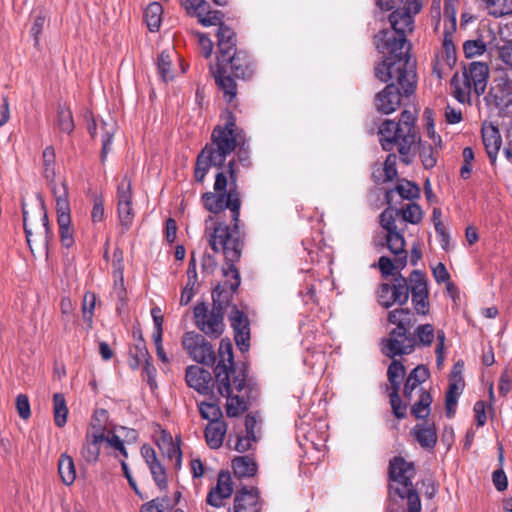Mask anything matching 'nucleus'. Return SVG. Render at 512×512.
Instances as JSON below:
<instances>
[{
  "label": "nucleus",
  "instance_id": "obj_1",
  "mask_svg": "<svg viewBox=\"0 0 512 512\" xmlns=\"http://www.w3.org/2000/svg\"><path fill=\"white\" fill-rule=\"evenodd\" d=\"M213 188L214 192H205L202 195L203 206L213 214L228 209L232 228L223 222H217L215 217L209 216L205 220L204 237L214 252L223 253L229 261H239L244 241L239 231L241 199L234 159L229 160L226 172L221 171L216 174Z\"/></svg>",
  "mask_w": 512,
  "mask_h": 512
},
{
  "label": "nucleus",
  "instance_id": "obj_2",
  "mask_svg": "<svg viewBox=\"0 0 512 512\" xmlns=\"http://www.w3.org/2000/svg\"><path fill=\"white\" fill-rule=\"evenodd\" d=\"M424 0H406L402 8L395 9L388 17L391 29H382L374 38V43L383 55L376 65V74L381 79H389L390 73L401 71L399 81L408 82L411 91L415 77V60L409 54L411 49L407 35L414 30V16Z\"/></svg>",
  "mask_w": 512,
  "mask_h": 512
},
{
  "label": "nucleus",
  "instance_id": "obj_3",
  "mask_svg": "<svg viewBox=\"0 0 512 512\" xmlns=\"http://www.w3.org/2000/svg\"><path fill=\"white\" fill-rule=\"evenodd\" d=\"M245 134L236 124L235 116L227 113L226 122L217 125L207 143L197 156L194 177L199 183L204 181L211 167L221 168L227 157L237 148L244 145Z\"/></svg>",
  "mask_w": 512,
  "mask_h": 512
},
{
  "label": "nucleus",
  "instance_id": "obj_4",
  "mask_svg": "<svg viewBox=\"0 0 512 512\" xmlns=\"http://www.w3.org/2000/svg\"><path fill=\"white\" fill-rule=\"evenodd\" d=\"M415 120L413 112L403 110L398 122L385 120L378 128L379 142L383 150L397 149L406 164L411 162V150L420 140Z\"/></svg>",
  "mask_w": 512,
  "mask_h": 512
},
{
  "label": "nucleus",
  "instance_id": "obj_5",
  "mask_svg": "<svg viewBox=\"0 0 512 512\" xmlns=\"http://www.w3.org/2000/svg\"><path fill=\"white\" fill-rule=\"evenodd\" d=\"M387 319L396 327L382 340V353L392 359L411 354L416 346L415 337L409 333L416 322L414 313L408 308H397L388 312Z\"/></svg>",
  "mask_w": 512,
  "mask_h": 512
},
{
  "label": "nucleus",
  "instance_id": "obj_6",
  "mask_svg": "<svg viewBox=\"0 0 512 512\" xmlns=\"http://www.w3.org/2000/svg\"><path fill=\"white\" fill-rule=\"evenodd\" d=\"M210 72L224 100L231 103L237 96V83L230 74L238 79H251L255 73V64L246 51L240 50L227 59L226 64L210 67Z\"/></svg>",
  "mask_w": 512,
  "mask_h": 512
},
{
  "label": "nucleus",
  "instance_id": "obj_7",
  "mask_svg": "<svg viewBox=\"0 0 512 512\" xmlns=\"http://www.w3.org/2000/svg\"><path fill=\"white\" fill-rule=\"evenodd\" d=\"M392 302L400 306L405 305L409 299V293L412 294V303L416 313L427 315L429 313V291L426 276L419 270L411 272L409 278L398 274L393 279Z\"/></svg>",
  "mask_w": 512,
  "mask_h": 512
},
{
  "label": "nucleus",
  "instance_id": "obj_8",
  "mask_svg": "<svg viewBox=\"0 0 512 512\" xmlns=\"http://www.w3.org/2000/svg\"><path fill=\"white\" fill-rule=\"evenodd\" d=\"M489 66L485 62L473 61L464 68L462 78L454 76L451 85L454 87V96L461 102H469L471 93L476 96L484 94L488 78Z\"/></svg>",
  "mask_w": 512,
  "mask_h": 512
},
{
  "label": "nucleus",
  "instance_id": "obj_9",
  "mask_svg": "<svg viewBox=\"0 0 512 512\" xmlns=\"http://www.w3.org/2000/svg\"><path fill=\"white\" fill-rule=\"evenodd\" d=\"M375 77L379 79L381 82L388 83L387 86L380 91L375 97V106L377 111L382 114H391L395 112L401 104V94L409 96L414 93L417 83V75L415 74L414 82L411 88V91H408V82L399 81L400 73L393 72L390 73L391 77L389 79H381L376 74V67L374 68Z\"/></svg>",
  "mask_w": 512,
  "mask_h": 512
},
{
  "label": "nucleus",
  "instance_id": "obj_10",
  "mask_svg": "<svg viewBox=\"0 0 512 512\" xmlns=\"http://www.w3.org/2000/svg\"><path fill=\"white\" fill-rule=\"evenodd\" d=\"M195 326L211 339L219 338L225 329L224 312L219 306H211L198 302L193 309Z\"/></svg>",
  "mask_w": 512,
  "mask_h": 512
},
{
  "label": "nucleus",
  "instance_id": "obj_11",
  "mask_svg": "<svg viewBox=\"0 0 512 512\" xmlns=\"http://www.w3.org/2000/svg\"><path fill=\"white\" fill-rule=\"evenodd\" d=\"M225 260L226 267H223L222 271L226 279L212 291V306H219L223 312L229 306L241 282L239 271L235 266L237 261H229L226 258Z\"/></svg>",
  "mask_w": 512,
  "mask_h": 512
},
{
  "label": "nucleus",
  "instance_id": "obj_12",
  "mask_svg": "<svg viewBox=\"0 0 512 512\" xmlns=\"http://www.w3.org/2000/svg\"><path fill=\"white\" fill-rule=\"evenodd\" d=\"M182 345L187 354L195 361L207 366L216 362L213 345L201 334L188 331L182 337Z\"/></svg>",
  "mask_w": 512,
  "mask_h": 512
},
{
  "label": "nucleus",
  "instance_id": "obj_13",
  "mask_svg": "<svg viewBox=\"0 0 512 512\" xmlns=\"http://www.w3.org/2000/svg\"><path fill=\"white\" fill-rule=\"evenodd\" d=\"M388 475L390 493L405 492L408 488L413 487L412 479L415 476V466L403 457L395 456L389 462Z\"/></svg>",
  "mask_w": 512,
  "mask_h": 512
},
{
  "label": "nucleus",
  "instance_id": "obj_14",
  "mask_svg": "<svg viewBox=\"0 0 512 512\" xmlns=\"http://www.w3.org/2000/svg\"><path fill=\"white\" fill-rule=\"evenodd\" d=\"M214 373L215 385L221 396L232 394L234 391L240 392L245 386V375L242 372L237 373L235 367L217 364Z\"/></svg>",
  "mask_w": 512,
  "mask_h": 512
},
{
  "label": "nucleus",
  "instance_id": "obj_15",
  "mask_svg": "<svg viewBox=\"0 0 512 512\" xmlns=\"http://www.w3.org/2000/svg\"><path fill=\"white\" fill-rule=\"evenodd\" d=\"M132 197L131 179L125 175L117 186V213L124 231L131 227L134 218Z\"/></svg>",
  "mask_w": 512,
  "mask_h": 512
},
{
  "label": "nucleus",
  "instance_id": "obj_16",
  "mask_svg": "<svg viewBox=\"0 0 512 512\" xmlns=\"http://www.w3.org/2000/svg\"><path fill=\"white\" fill-rule=\"evenodd\" d=\"M229 321L237 347L242 352L248 351L250 347V321L248 316L237 307H233L229 315Z\"/></svg>",
  "mask_w": 512,
  "mask_h": 512
},
{
  "label": "nucleus",
  "instance_id": "obj_17",
  "mask_svg": "<svg viewBox=\"0 0 512 512\" xmlns=\"http://www.w3.org/2000/svg\"><path fill=\"white\" fill-rule=\"evenodd\" d=\"M233 493V482L228 471H220L217 483L210 489L206 497V503L210 506L219 508L224 505V501L231 497Z\"/></svg>",
  "mask_w": 512,
  "mask_h": 512
},
{
  "label": "nucleus",
  "instance_id": "obj_18",
  "mask_svg": "<svg viewBox=\"0 0 512 512\" xmlns=\"http://www.w3.org/2000/svg\"><path fill=\"white\" fill-rule=\"evenodd\" d=\"M182 5L188 14L196 16L205 27L218 25L220 20H222L221 13L219 11H210V6L205 0H182Z\"/></svg>",
  "mask_w": 512,
  "mask_h": 512
},
{
  "label": "nucleus",
  "instance_id": "obj_19",
  "mask_svg": "<svg viewBox=\"0 0 512 512\" xmlns=\"http://www.w3.org/2000/svg\"><path fill=\"white\" fill-rule=\"evenodd\" d=\"M116 128L117 126L114 121L107 122L103 120L97 121L96 119H92V122L88 124V132L93 138L96 137L98 129H100L102 140L100 159L102 163L106 162L108 154L111 151V144L116 132Z\"/></svg>",
  "mask_w": 512,
  "mask_h": 512
},
{
  "label": "nucleus",
  "instance_id": "obj_20",
  "mask_svg": "<svg viewBox=\"0 0 512 512\" xmlns=\"http://www.w3.org/2000/svg\"><path fill=\"white\" fill-rule=\"evenodd\" d=\"M491 102L498 108H507L512 104V78L502 75L494 79L489 91Z\"/></svg>",
  "mask_w": 512,
  "mask_h": 512
},
{
  "label": "nucleus",
  "instance_id": "obj_21",
  "mask_svg": "<svg viewBox=\"0 0 512 512\" xmlns=\"http://www.w3.org/2000/svg\"><path fill=\"white\" fill-rule=\"evenodd\" d=\"M260 510L258 489L242 487L236 491L233 507L228 512H260Z\"/></svg>",
  "mask_w": 512,
  "mask_h": 512
},
{
  "label": "nucleus",
  "instance_id": "obj_22",
  "mask_svg": "<svg viewBox=\"0 0 512 512\" xmlns=\"http://www.w3.org/2000/svg\"><path fill=\"white\" fill-rule=\"evenodd\" d=\"M186 384L199 394L207 395L212 391L211 373L197 365H190L186 368Z\"/></svg>",
  "mask_w": 512,
  "mask_h": 512
},
{
  "label": "nucleus",
  "instance_id": "obj_23",
  "mask_svg": "<svg viewBox=\"0 0 512 512\" xmlns=\"http://www.w3.org/2000/svg\"><path fill=\"white\" fill-rule=\"evenodd\" d=\"M140 452L141 456L145 460V463L149 467L150 473L156 485L160 489H165L167 487L166 470L157 458L155 450L151 446L144 444L141 447Z\"/></svg>",
  "mask_w": 512,
  "mask_h": 512
},
{
  "label": "nucleus",
  "instance_id": "obj_24",
  "mask_svg": "<svg viewBox=\"0 0 512 512\" xmlns=\"http://www.w3.org/2000/svg\"><path fill=\"white\" fill-rule=\"evenodd\" d=\"M482 141L490 159L491 164H494L497 159L498 151L502 144L500 132L492 123L484 122L482 125Z\"/></svg>",
  "mask_w": 512,
  "mask_h": 512
},
{
  "label": "nucleus",
  "instance_id": "obj_25",
  "mask_svg": "<svg viewBox=\"0 0 512 512\" xmlns=\"http://www.w3.org/2000/svg\"><path fill=\"white\" fill-rule=\"evenodd\" d=\"M411 435L424 449H433L438 439L435 424L430 421L416 424Z\"/></svg>",
  "mask_w": 512,
  "mask_h": 512
},
{
  "label": "nucleus",
  "instance_id": "obj_26",
  "mask_svg": "<svg viewBox=\"0 0 512 512\" xmlns=\"http://www.w3.org/2000/svg\"><path fill=\"white\" fill-rule=\"evenodd\" d=\"M105 439L102 431L87 433L85 442L83 443L80 454L82 458L89 464L96 463L100 454V447Z\"/></svg>",
  "mask_w": 512,
  "mask_h": 512
},
{
  "label": "nucleus",
  "instance_id": "obj_27",
  "mask_svg": "<svg viewBox=\"0 0 512 512\" xmlns=\"http://www.w3.org/2000/svg\"><path fill=\"white\" fill-rule=\"evenodd\" d=\"M388 249L396 256V265L404 268L407 263V252L405 250V239L398 230L386 235Z\"/></svg>",
  "mask_w": 512,
  "mask_h": 512
},
{
  "label": "nucleus",
  "instance_id": "obj_28",
  "mask_svg": "<svg viewBox=\"0 0 512 512\" xmlns=\"http://www.w3.org/2000/svg\"><path fill=\"white\" fill-rule=\"evenodd\" d=\"M429 375V370L424 365H419L410 372L403 389V394L406 400H412L413 391L425 382Z\"/></svg>",
  "mask_w": 512,
  "mask_h": 512
},
{
  "label": "nucleus",
  "instance_id": "obj_29",
  "mask_svg": "<svg viewBox=\"0 0 512 512\" xmlns=\"http://www.w3.org/2000/svg\"><path fill=\"white\" fill-rule=\"evenodd\" d=\"M52 192L55 196L56 201V213L58 221H70V203L68 199V189L63 183L61 189H57L55 186L52 187Z\"/></svg>",
  "mask_w": 512,
  "mask_h": 512
},
{
  "label": "nucleus",
  "instance_id": "obj_30",
  "mask_svg": "<svg viewBox=\"0 0 512 512\" xmlns=\"http://www.w3.org/2000/svg\"><path fill=\"white\" fill-rule=\"evenodd\" d=\"M227 426L223 421H212L205 429V438L207 445L211 449L219 448L224 440Z\"/></svg>",
  "mask_w": 512,
  "mask_h": 512
},
{
  "label": "nucleus",
  "instance_id": "obj_31",
  "mask_svg": "<svg viewBox=\"0 0 512 512\" xmlns=\"http://www.w3.org/2000/svg\"><path fill=\"white\" fill-rule=\"evenodd\" d=\"M58 473L62 483L70 486L76 479V468L74 460L67 453H62L58 460Z\"/></svg>",
  "mask_w": 512,
  "mask_h": 512
},
{
  "label": "nucleus",
  "instance_id": "obj_32",
  "mask_svg": "<svg viewBox=\"0 0 512 512\" xmlns=\"http://www.w3.org/2000/svg\"><path fill=\"white\" fill-rule=\"evenodd\" d=\"M232 468L238 478L252 477L257 472V464L250 456H239L232 460Z\"/></svg>",
  "mask_w": 512,
  "mask_h": 512
},
{
  "label": "nucleus",
  "instance_id": "obj_33",
  "mask_svg": "<svg viewBox=\"0 0 512 512\" xmlns=\"http://www.w3.org/2000/svg\"><path fill=\"white\" fill-rule=\"evenodd\" d=\"M159 449L171 460L175 459V464H181L182 453L177 443L173 441L172 436L165 431L162 433L158 443Z\"/></svg>",
  "mask_w": 512,
  "mask_h": 512
},
{
  "label": "nucleus",
  "instance_id": "obj_34",
  "mask_svg": "<svg viewBox=\"0 0 512 512\" xmlns=\"http://www.w3.org/2000/svg\"><path fill=\"white\" fill-rule=\"evenodd\" d=\"M163 8L160 3L152 2L144 10V19L151 32H157L162 23Z\"/></svg>",
  "mask_w": 512,
  "mask_h": 512
},
{
  "label": "nucleus",
  "instance_id": "obj_35",
  "mask_svg": "<svg viewBox=\"0 0 512 512\" xmlns=\"http://www.w3.org/2000/svg\"><path fill=\"white\" fill-rule=\"evenodd\" d=\"M43 176L50 183H54L56 177V154L52 146L43 150Z\"/></svg>",
  "mask_w": 512,
  "mask_h": 512
},
{
  "label": "nucleus",
  "instance_id": "obj_36",
  "mask_svg": "<svg viewBox=\"0 0 512 512\" xmlns=\"http://www.w3.org/2000/svg\"><path fill=\"white\" fill-rule=\"evenodd\" d=\"M420 390V397L411 408V413L418 419H424L430 414V405L432 403V396L429 392Z\"/></svg>",
  "mask_w": 512,
  "mask_h": 512
},
{
  "label": "nucleus",
  "instance_id": "obj_37",
  "mask_svg": "<svg viewBox=\"0 0 512 512\" xmlns=\"http://www.w3.org/2000/svg\"><path fill=\"white\" fill-rule=\"evenodd\" d=\"M175 54L173 50L162 51L157 58V68L161 79L164 82L173 78L172 75V56Z\"/></svg>",
  "mask_w": 512,
  "mask_h": 512
},
{
  "label": "nucleus",
  "instance_id": "obj_38",
  "mask_svg": "<svg viewBox=\"0 0 512 512\" xmlns=\"http://www.w3.org/2000/svg\"><path fill=\"white\" fill-rule=\"evenodd\" d=\"M53 412L55 425L63 427L67 422L68 408L64 395L56 393L53 396Z\"/></svg>",
  "mask_w": 512,
  "mask_h": 512
},
{
  "label": "nucleus",
  "instance_id": "obj_39",
  "mask_svg": "<svg viewBox=\"0 0 512 512\" xmlns=\"http://www.w3.org/2000/svg\"><path fill=\"white\" fill-rule=\"evenodd\" d=\"M489 15L499 18L512 14V0H485Z\"/></svg>",
  "mask_w": 512,
  "mask_h": 512
},
{
  "label": "nucleus",
  "instance_id": "obj_40",
  "mask_svg": "<svg viewBox=\"0 0 512 512\" xmlns=\"http://www.w3.org/2000/svg\"><path fill=\"white\" fill-rule=\"evenodd\" d=\"M405 375V367L402 362L393 360L388 367L387 377L391 390H400L401 381Z\"/></svg>",
  "mask_w": 512,
  "mask_h": 512
},
{
  "label": "nucleus",
  "instance_id": "obj_41",
  "mask_svg": "<svg viewBox=\"0 0 512 512\" xmlns=\"http://www.w3.org/2000/svg\"><path fill=\"white\" fill-rule=\"evenodd\" d=\"M49 20V11L44 7H39L37 10V14L34 17L30 33L35 41V44H38L40 35Z\"/></svg>",
  "mask_w": 512,
  "mask_h": 512
},
{
  "label": "nucleus",
  "instance_id": "obj_42",
  "mask_svg": "<svg viewBox=\"0 0 512 512\" xmlns=\"http://www.w3.org/2000/svg\"><path fill=\"white\" fill-rule=\"evenodd\" d=\"M217 47L218 53L216 56V63L214 65L211 64L210 67H218L226 64L227 59L239 51L236 48V42H224V40H217Z\"/></svg>",
  "mask_w": 512,
  "mask_h": 512
},
{
  "label": "nucleus",
  "instance_id": "obj_43",
  "mask_svg": "<svg viewBox=\"0 0 512 512\" xmlns=\"http://www.w3.org/2000/svg\"><path fill=\"white\" fill-rule=\"evenodd\" d=\"M416 340V345L429 347L434 341L435 330L431 324H422L415 329L413 335Z\"/></svg>",
  "mask_w": 512,
  "mask_h": 512
},
{
  "label": "nucleus",
  "instance_id": "obj_44",
  "mask_svg": "<svg viewBox=\"0 0 512 512\" xmlns=\"http://www.w3.org/2000/svg\"><path fill=\"white\" fill-rule=\"evenodd\" d=\"M396 215H401L405 222L418 224L422 220L423 212L418 204L409 203L401 209L396 210Z\"/></svg>",
  "mask_w": 512,
  "mask_h": 512
},
{
  "label": "nucleus",
  "instance_id": "obj_45",
  "mask_svg": "<svg viewBox=\"0 0 512 512\" xmlns=\"http://www.w3.org/2000/svg\"><path fill=\"white\" fill-rule=\"evenodd\" d=\"M57 125L62 132L71 134L74 130V120L71 110L65 105H59L57 111Z\"/></svg>",
  "mask_w": 512,
  "mask_h": 512
},
{
  "label": "nucleus",
  "instance_id": "obj_46",
  "mask_svg": "<svg viewBox=\"0 0 512 512\" xmlns=\"http://www.w3.org/2000/svg\"><path fill=\"white\" fill-rule=\"evenodd\" d=\"M132 361L130 366L133 369L139 368L142 364L146 363L149 359V352L146 348L145 342L141 339L130 350Z\"/></svg>",
  "mask_w": 512,
  "mask_h": 512
},
{
  "label": "nucleus",
  "instance_id": "obj_47",
  "mask_svg": "<svg viewBox=\"0 0 512 512\" xmlns=\"http://www.w3.org/2000/svg\"><path fill=\"white\" fill-rule=\"evenodd\" d=\"M227 398L226 412L229 417H237L247 410L246 401L238 395H225Z\"/></svg>",
  "mask_w": 512,
  "mask_h": 512
},
{
  "label": "nucleus",
  "instance_id": "obj_48",
  "mask_svg": "<svg viewBox=\"0 0 512 512\" xmlns=\"http://www.w3.org/2000/svg\"><path fill=\"white\" fill-rule=\"evenodd\" d=\"M199 413L203 419L212 423V421H221L222 411L219 405L215 402H201L198 405Z\"/></svg>",
  "mask_w": 512,
  "mask_h": 512
},
{
  "label": "nucleus",
  "instance_id": "obj_49",
  "mask_svg": "<svg viewBox=\"0 0 512 512\" xmlns=\"http://www.w3.org/2000/svg\"><path fill=\"white\" fill-rule=\"evenodd\" d=\"M459 395V385L456 382L451 383L445 396V406L448 417H452L454 415Z\"/></svg>",
  "mask_w": 512,
  "mask_h": 512
},
{
  "label": "nucleus",
  "instance_id": "obj_50",
  "mask_svg": "<svg viewBox=\"0 0 512 512\" xmlns=\"http://www.w3.org/2000/svg\"><path fill=\"white\" fill-rule=\"evenodd\" d=\"M402 499H407L408 502V511L409 512H420L421 511V502L419 495L414 487H410L407 491H400L394 493Z\"/></svg>",
  "mask_w": 512,
  "mask_h": 512
},
{
  "label": "nucleus",
  "instance_id": "obj_51",
  "mask_svg": "<svg viewBox=\"0 0 512 512\" xmlns=\"http://www.w3.org/2000/svg\"><path fill=\"white\" fill-rule=\"evenodd\" d=\"M96 304V295L92 292L85 293L83 297L82 312L83 319L91 327Z\"/></svg>",
  "mask_w": 512,
  "mask_h": 512
},
{
  "label": "nucleus",
  "instance_id": "obj_52",
  "mask_svg": "<svg viewBox=\"0 0 512 512\" xmlns=\"http://www.w3.org/2000/svg\"><path fill=\"white\" fill-rule=\"evenodd\" d=\"M59 235L61 243L64 247L70 248L73 246L74 240V229L71 226L70 221H58Z\"/></svg>",
  "mask_w": 512,
  "mask_h": 512
},
{
  "label": "nucleus",
  "instance_id": "obj_53",
  "mask_svg": "<svg viewBox=\"0 0 512 512\" xmlns=\"http://www.w3.org/2000/svg\"><path fill=\"white\" fill-rule=\"evenodd\" d=\"M219 362L217 364H226L234 367L233 347L228 339H222L219 345Z\"/></svg>",
  "mask_w": 512,
  "mask_h": 512
},
{
  "label": "nucleus",
  "instance_id": "obj_54",
  "mask_svg": "<svg viewBox=\"0 0 512 512\" xmlns=\"http://www.w3.org/2000/svg\"><path fill=\"white\" fill-rule=\"evenodd\" d=\"M486 43L481 39L467 40L463 44V51L467 58L482 55L486 51Z\"/></svg>",
  "mask_w": 512,
  "mask_h": 512
},
{
  "label": "nucleus",
  "instance_id": "obj_55",
  "mask_svg": "<svg viewBox=\"0 0 512 512\" xmlns=\"http://www.w3.org/2000/svg\"><path fill=\"white\" fill-rule=\"evenodd\" d=\"M396 191L403 199L407 200H413L420 196L419 186L410 181L398 184L396 187Z\"/></svg>",
  "mask_w": 512,
  "mask_h": 512
},
{
  "label": "nucleus",
  "instance_id": "obj_56",
  "mask_svg": "<svg viewBox=\"0 0 512 512\" xmlns=\"http://www.w3.org/2000/svg\"><path fill=\"white\" fill-rule=\"evenodd\" d=\"M390 404L393 414L398 419H403L406 416V405L402 403L399 396V390H391L389 393Z\"/></svg>",
  "mask_w": 512,
  "mask_h": 512
},
{
  "label": "nucleus",
  "instance_id": "obj_57",
  "mask_svg": "<svg viewBox=\"0 0 512 512\" xmlns=\"http://www.w3.org/2000/svg\"><path fill=\"white\" fill-rule=\"evenodd\" d=\"M395 215L396 210L387 208L379 216L380 225L387 231V233H391L397 230V226L395 224Z\"/></svg>",
  "mask_w": 512,
  "mask_h": 512
},
{
  "label": "nucleus",
  "instance_id": "obj_58",
  "mask_svg": "<svg viewBox=\"0 0 512 512\" xmlns=\"http://www.w3.org/2000/svg\"><path fill=\"white\" fill-rule=\"evenodd\" d=\"M377 297L379 304L384 308H390L395 304V302H392V286L388 283H382L380 285Z\"/></svg>",
  "mask_w": 512,
  "mask_h": 512
},
{
  "label": "nucleus",
  "instance_id": "obj_59",
  "mask_svg": "<svg viewBox=\"0 0 512 512\" xmlns=\"http://www.w3.org/2000/svg\"><path fill=\"white\" fill-rule=\"evenodd\" d=\"M438 153L437 150H435L432 145L423 146L422 150L420 152V158L422 161L423 166L426 169H432L435 167L437 163V157L436 154Z\"/></svg>",
  "mask_w": 512,
  "mask_h": 512
},
{
  "label": "nucleus",
  "instance_id": "obj_60",
  "mask_svg": "<svg viewBox=\"0 0 512 512\" xmlns=\"http://www.w3.org/2000/svg\"><path fill=\"white\" fill-rule=\"evenodd\" d=\"M16 409L19 416L26 420L31 415L30 403L27 395L19 394L16 398Z\"/></svg>",
  "mask_w": 512,
  "mask_h": 512
},
{
  "label": "nucleus",
  "instance_id": "obj_61",
  "mask_svg": "<svg viewBox=\"0 0 512 512\" xmlns=\"http://www.w3.org/2000/svg\"><path fill=\"white\" fill-rule=\"evenodd\" d=\"M105 218L104 203L101 197H95L91 212V220L93 223L102 222Z\"/></svg>",
  "mask_w": 512,
  "mask_h": 512
},
{
  "label": "nucleus",
  "instance_id": "obj_62",
  "mask_svg": "<svg viewBox=\"0 0 512 512\" xmlns=\"http://www.w3.org/2000/svg\"><path fill=\"white\" fill-rule=\"evenodd\" d=\"M396 160V155L394 153H391L387 156L384 162L385 178L388 181H392L397 176Z\"/></svg>",
  "mask_w": 512,
  "mask_h": 512
},
{
  "label": "nucleus",
  "instance_id": "obj_63",
  "mask_svg": "<svg viewBox=\"0 0 512 512\" xmlns=\"http://www.w3.org/2000/svg\"><path fill=\"white\" fill-rule=\"evenodd\" d=\"M256 440L257 439H256L255 435H252V436L247 435V434L245 436L237 435L235 449L241 453L246 452L252 447V443H255Z\"/></svg>",
  "mask_w": 512,
  "mask_h": 512
},
{
  "label": "nucleus",
  "instance_id": "obj_64",
  "mask_svg": "<svg viewBox=\"0 0 512 512\" xmlns=\"http://www.w3.org/2000/svg\"><path fill=\"white\" fill-rule=\"evenodd\" d=\"M499 57L506 65L512 67V40L500 47Z\"/></svg>",
  "mask_w": 512,
  "mask_h": 512
}]
</instances>
